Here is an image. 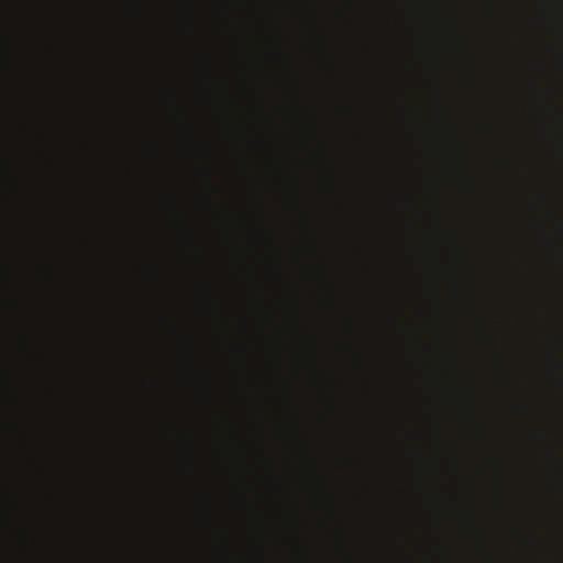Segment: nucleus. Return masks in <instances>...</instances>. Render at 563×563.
Listing matches in <instances>:
<instances>
[{
	"mask_svg": "<svg viewBox=\"0 0 563 563\" xmlns=\"http://www.w3.org/2000/svg\"><path fill=\"white\" fill-rule=\"evenodd\" d=\"M37 156L43 157V151H36Z\"/></svg>",
	"mask_w": 563,
	"mask_h": 563,
	"instance_id": "obj_8",
	"label": "nucleus"
},
{
	"mask_svg": "<svg viewBox=\"0 0 563 563\" xmlns=\"http://www.w3.org/2000/svg\"><path fill=\"white\" fill-rule=\"evenodd\" d=\"M29 67H26V121L23 124V131L26 135H31L32 133H35L37 141L43 140V133L41 131H37L35 129V124L33 123V114L35 113V101L33 100V75H32V67L31 64H26Z\"/></svg>",
	"mask_w": 563,
	"mask_h": 563,
	"instance_id": "obj_1",
	"label": "nucleus"
},
{
	"mask_svg": "<svg viewBox=\"0 0 563 563\" xmlns=\"http://www.w3.org/2000/svg\"><path fill=\"white\" fill-rule=\"evenodd\" d=\"M26 12H35L45 5V0H23Z\"/></svg>",
	"mask_w": 563,
	"mask_h": 563,
	"instance_id": "obj_6",
	"label": "nucleus"
},
{
	"mask_svg": "<svg viewBox=\"0 0 563 563\" xmlns=\"http://www.w3.org/2000/svg\"><path fill=\"white\" fill-rule=\"evenodd\" d=\"M26 331L23 335V350L26 356V361L31 365L41 364L43 362V353L41 350L35 347V339L33 338V321L32 314L29 312V318H26Z\"/></svg>",
	"mask_w": 563,
	"mask_h": 563,
	"instance_id": "obj_2",
	"label": "nucleus"
},
{
	"mask_svg": "<svg viewBox=\"0 0 563 563\" xmlns=\"http://www.w3.org/2000/svg\"><path fill=\"white\" fill-rule=\"evenodd\" d=\"M23 448L25 450L26 465H29V468L35 471L36 474H43V467L38 462L36 454L33 452V450H35V439L33 438L30 428H26L23 431Z\"/></svg>",
	"mask_w": 563,
	"mask_h": 563,
	"instance_id": "obj_4",
	"label": "nucleus"
},
{
	"mask_svg": "<svg viewBox=\"0 0 563 563\" xmlns=\"http://www.w3.org/2000/svg\"><path fill=\"white\" fill-rule=\"evenodd\" d=\"M32 201H33V198H32V190H31V184H26V210H29V252L31 251L32 246H33V224H32V219H33V216H32V210H33V207H32Z\"/></svg>",
	"mask_w": 563,
	"mask_h": 563,
	"instance_id": "obj_5",
	"label": "nucleus"
},
{
	"mask_svg": "<svg viewBox=\"0 0 563 563\" xmlns=\"http://www.w3.org/2000/svg\"><path fill=\"white\" fill-rule=\"evenodd\" d=\"M26 519H29V521H26V526H24L22 530L23 554L26 563H35L36 550L32 539L33 532L30 523L32 519L30 506H26Z\"/></svg>",
	"mask_w": 563,
	"mask_h": 563,
	"instance_id": "obj_3",
	"label": "nucleus"
},
{
	"mask_svg": "<svg viewBox=\"0 0 563 563\" xmlns=\"http://www.w3.org/2000/svg\"><path fill=\"white\" fill-rule=\"evenodd\" d=\"M26 412H29V422H31V400L30 398H26Z\"/></svg>",
	"mask_w": 563,
	"mask_h": 563,
	"instance_id": "obj_7",
	"label": "nucleus"
}]
</instances>
